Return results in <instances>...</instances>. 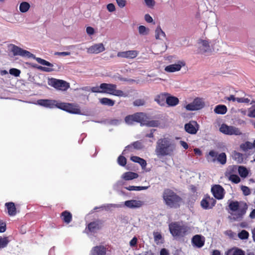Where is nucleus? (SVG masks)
Wrapping results in <instances>:
<instances>
[{"label":"nucleus","mask_w":255,"mask_h":255,"mask_svg":"<svg viewBox=\"0 0 255 255\" xmlns=\"http://www.w3.org/2000/svg\"><path fill=\"white\" fill-rule=\"evenodd\" d=\"M163 198L166 205L170 207H177L179 205L181 199L173 191L166 189L163 193Z\"/></svg>","instance_id":"6"},{"label":"nucleus","mask_w":255,"mask_h":255,"mask_svg":"<svg viewBox=\"0 0 255 255\" xmlns=\"http://www.w3.org/2000/svg\"><path fill=\"white\" fill-rule=\"evenodd\" d=\"M249 237V233L246 230H242L238 234V237L241 240H247Z\"/></svg>","instance_id":"43"},{"label":"nucleus","mask_w":255,"mask_h":255,"mask_svg":"<svg viewBox=\"0 0 255 255\" xmlns=\"http://www.w3.org/2000/svg\"><path fill=\"white\" fill-rule=\"evenodd\" d=\"M8 49L13 53L14 56H20L22 57L32 58L35 59L38 63L47 66L43 67L39 66L37 67L39 70L47 72L53 71L52 68L53 65L48 61L39 57H36L34 54L31 53L30 52L26 50H24L15 45L10 44L8 45Z\"/></svg>","instance_id":"2"},{"label":"nucleus","mask_w":255,"mask_h":255,"mask_svg":"<svg viewBox=\"0 0 255 255\" xmlns=\"http://www.w3.org/2000/svg\"><path fill=\"white\" fill-rule=\"evenodd\" d=\"M148 188V186H129L128 187H126V189L129 191H140L142 190H146Z\"/></svg>","instance_id":"41"},{"label":"nucleus","mask_w":255,"mask_h":255,"mask_svg":"<svg viewBox=\"0 0 255 255\" xmlns=\"http://www.w3.org/2000/svg\"><path fill=\"white\" fill-rule=\"evenodd\" d=\"M232 155L233 158L238 163H242L244 160L243 155L241 153L234 151L232 152Z\"/></svg>","instance_id":"33"},{"label":"nucleus","mask_w":255,"mask_h":255,"mask_svg":"<svg viewBox=\"0 0 255 255\" xmlns=\"http://www.w3.org/2000/svg\"><path fill=\"white\" fill-rule=\"evenodd\" d=\"M61 217L63 221L67 224L69 223L72 220L71 214L67 211H65L62 213Z\"/></svg>","instance_id":"34"},{"label":"nucleus","mask_w":255,"mask_h":255,"mask_svg":"<svg viewBox=\"0 0 255 255\" xmlns=\"http://www.w3.org/2000/svg\"><path fill=\"white\" fill-rule=\"evenodd\" d=\"M248 116L249 117L255 118V108L252 110H250Z\"/></svg>","instance_id":"59"},{"label":"nucleus","mask_w":255,"mask_h":255,"mask_svg":"<svg viewBox=\"0 0 255 255\" xmlns=\"http://www.w3.org/2000/svg\"><path fill=\"white\" fill-rule=\"evenodd\" d=\"M214 111L218 114H225L227 111V108L225 105H219L215 107Z\"/></svg>","instance_id":"31"},{"label":"nucleus","mask_w":255,"mask_h":255,"mask_svg":"<svg viewBox=\"0 0 255 255\" xmlns=\"http://www.w3.org/2000/svg\"><path fill=\"white\" fill-rule=\"evenodd\" d=\"M228 101H232L233 102L237 101V99L238 98L235 97L234 95H230L229 97H227L225 98Z\"/></svg>","instance_id":"62"},{"label":"nucleus","mask_w":255,"mask_h":255,"mask_svg":"<svg viewBox=\"0 0 255 255\" xmlns=\"http://www.w3.org/2000/svg\"><path fill=\"white\" fill-rule=\"evenodd\" d=\"M220 131L225 134L230 135H240L242 134L239 128L234 126H229L225 124L221 126Z\"/></svg>","instance_id":"11"},{"label":"nucleus","mask_w":255,"mask_h":255,"mask_svg":"<svg viewBox=\"0 0 255 255\" xmlns=\"http://www.w3.org/2000/svg\"><path fill=\"white\" fill-rule=\"evenodd\" d=\"M48 84L57 90L61 91H66L70 87L69 84L67 82L54 78L49 79Z\"/></svg>","instance_id":"10"},{"label":"nucleus","mask_w":255,"mask_h":255,"mask_svg":"<svg viewBox=\"0 0 255 255\" xmlns=\"http://www.w3.org/2000/svg\"><path fill=\"white\" fill-rule=\"evenodd\" d=\"M106 249L104 247L100 246L95 247L91 251L90 255H105Z\"/></svg>","instance_id":"24"},{"label":"nucleus","mask_w":255,"mask_h":255,"mask_svg":"<svg viewBox=\"0 0 255 255\" xmlns=\"http://www.w3.org/2000/svg\"><path fill=\"white\" fill-rule=\"evenodd\" d=\"M146 5L149 7H153L155 4L154 0H144Z\"/></svg>","instance_id":"53"},{"label":"nucleus","mask_w":255,"mask_h":255,"mask_svg":"<svg viewBox=\"0 0 255 255\" xmlns=\"http://www.w3.org/2000/svg\"><path fill=\"white\" fill-rule=\"evenodd\" d=\"M91 91L93 93H103L102 89H101V85L100 86L93 87L91 88Z\"/></svg>","instance_id":"51"},{"label":"nucleus","mask_w":255,"mask_h":255,"mask_svg":"<svg viewBox=\"0 0 255 255\" xmlns=\"http://www.w3.org/2000/svg\"><path fill=\"white\" fill-rule=\"evenodd\" d=\"M138 32L140 35H146L149 33V29L146 28L144 26L140 25L138 28Z\"/></svg>","instance_id":"42"},{"label":"nucleus","mask_w":255,"mask_h":255,"mask_svg":"<svg viewBox=\"0 0 255 255\" xmlns=\"http://www.w3.org/2000/svg\"><path fill=\"white\" fill-rule=\"evenodd\" d=\"M137 238L134 237L132 239V240L129 242V245L131 247H134L136 246L137 244Z\"/></svg>","instance_id":"58"},{"label":"nucleus","mask_w":255,"mask_h":255,"mask_svg":"<svg viewBox=\"0 0 255 255\" xmlns=\"http://www.w3.org/2000/svg\"><path fill=\"white\" fill-rule=\"evenodd\" d=\"M207 159L208 162L214 163L218 161L222 165L225 164L227 162V156L225 153L222 152L219 154L215 150H211L209 152Z\"/></svg>","instance_id":"8"},{"label":"nucleus","mask_w":255,"mask_h":255,"mask_svg":"<svg viewBox=\"0 0 255 255\" xmlns=\"http://www.w3.org/2000/svg\"><path fill=\"white\" fill-rule=\"evenodd\" d=\"M5 224L0 221V233H3L5 231Z\"/></svg>","instance_id":"57"},{"label":"nucleus","mask_w":255,"mask_h":255,"mask_svg":"<svg viewBox=\"0 0 255 255\" xmlns=\"http://www.w3.org/2000/svg\"><path fill=\"white\" fill-rule=\"evenodd\" d=\"M176 151V145L174 140L167 137L158 139L156 143L155 153L158 158L172 157Z\"/></svg>","instance_id":"1"},{"label":"nucleus","mask_w":255,"mask_h":255,"mask_svg":"<svg viewBox=\"0 0 255 255\" xmlns=\"http://www.w3.org/2000/svg\"><path fill=\"white\" fill-rule=\"evenodd\" d=\"M204 238L201 235H196L192 239V244L198 248L202 247L204 245Z\"/></svg>","instance_id":"23"},{"label":"nucleus","mask_w":255,"mask_h":255,"mask_svg":"<svg viewBox=\"0 0 255 255\" xmlns=\"http://www.w3.org/2000/svg\"><path fill=\"white\" fill-rule=\"evenodd\" d=\"M118 162L120 165L124 166L127 163V159L124 156L121 155L118 158Z\"/></svg>","instance_id":"46"},{"label":"nucleus","mask_w":255,"mask_h":255,"mask_svg":"<svg viewBox=\"0 0 255 255\" xmlns=\"http://www.w3.org/2000/svg\"><path fill=\"white\" fill-rule=\"evenodd\" d=\"M165 33L162 31L160 26H158L155 31V36L157 39H162L165 37Z\"/></svg>","instance_id":"32"},{"label":"nucleus","mask_w":255,"mask_h":255,"mask_svg":"<svg viewBox=\"0 0 255 255\" xmlns=\"http://www.w3.org/2000/svg\"><path fill=\"white\" fill-rule=\"evenodd\" d=\"M86 32L88 35H92L95 33V30L93 27L88 26L86 28Z\"/></svg>","instance_id":"55"},{"label":"nucleus","mask_w":255,"mask_h":255,"mask_svg":"<svg viewBox=\"0 0 255 255\" xmlns=\"http://www.w3.org/2000/svg\"><path fill=\"white\" fill-rule=\"evenodd\" d=\"M153 234L154 241L157 244L163 243V238L161 234L160 233L158 232H154Z\"/></svg>","instance_id":"40"},{"label":"nucleus","mask_w":255,"mask_h":255,"mask_svg":"<svg viewBox=\"0 0 255 255\" xmlns=\"http://www.w3.org/2000/svg\"><path fill=\"white\" fill-rule=\"evenodd\" d=\"M198 110L202 109L204 106V102L202 99L196 98L193 101Z\"/></svg>","instance_id":"38"},{"label":"nucleus","mask_w":255,"mask_h":255,"mask_svg":"<svg viewBox=\"0 0 255 255\" xmlns=\"http://www.w3.org/2000/svg\"><path fill=\"white\" fill-rule=\"evenodd\" d=\"M166 94L165 93H161L154 98V101L160 106H164L166 101Z\"/></svg>","instance_id":"26"},{"label":"nucleus","mask_w":255,"mask_h":255,"mask_svg":"<svg viewBox=\"0 0 255 255\" xmlns=\"http://www.w3.org/2000/svg\"><path fill=\"white\" fill-rule=\"evenodd\" d=\"M142 144L138 141L134 142L132 144L126 146V149L123 151V154H126L128 151H131L132 149H140L142 148Z\"/></svg>","instance_id":"25"},{"label":"nucleus","mask_w":255,"mask_h":255,"mask_svg":"<svg viewBox=\"0 0 255 255\" xmlns=\"http://www.w3.org/2000/svg\"><path fill=\"white\" fill-rule=\"evenodd\" d=\"M99 101L102 105H107L108 106H113L115 103V101L107 98H103L100 99Z\"/></svg>","instance_id":"36"},{"label":"nucleus","mask_w":255,"mask_h":255,"mask_svg":"<svg viewBox=\"0 0 255 255\" xmlns=\"http://www.w3.org/2000/svg\"><path fill=\"white\" fill-rule=\"evenodd\" d=\"M38 105L49 108H58V105L61 102L52 100H40L37 101Z\"/></svg>","instance_id":"16"},{"label":"nucleus","mask_w":255,"mask_h":255,"mask_svg":"<svg viewBox=\"0 0 255 255\" xmlns=\"http://www.w3.org/2000/svg\"><path fill=\"white\" fill-rule=\"evenodd\" d=\"M122 122V120L115 119L111 121V124L113 125H118Z\"/></svg>","instance_id":"60"},{"label":"nucleus","mask_w":255,"mask_h":255,"mask_svg":"<svg viewBox=\"0 0 255 255\" xmlns=\"http://www.w3.org/2000/svg\"><path fill=\"white\" fill-rule=\"evenodd\" d=\"M185 65L184 62L179 61L177 63L168 65L165 67L164 70L167 72H175L180 70Z\"/></svg>","instance_id":"17"},{"label":"nucleus","mask_w":255,"mask_h":255,"mask_svg":"<svg viewBox=\"0 0 255 255\" xmlns=\"http://www.w3.org/2000/svg\"><path fill=\"white\" fill-rule=\"evenodd\" d=\"M116 1L119 6L121 8L125 7L126 4V0H116Z\"/></svg>","instance_id":"54"},{"label":"nucleus","mask_w":255,"mask_h":255,"mask_svg":"<svg viewBox=\"0 0 255 255\" xmlns=\"http://www.w3.org/2000/svg\"><path fill=\"white\" fill-rule=\"evenodd\" d=\"M124 205L129 208H140L143 205V202L140 200H130L125 201Z\"/></svg>","instance_id":"22"},{"label":"nucleus","mask_w":255,"mask_h":255,"mask_svg":"<svg viewBox=\"0 0 255 255\" xmlns=\"http://www.w3.org/2000/svg\"><path fill=\"white\" fill-rule=\"evenodd\" d=\"M100 229L99 224L97 222L89 223L85 229V232L89 235L96 233Z\"/></svg>","instance_id":"21"},{"label":"nucleus","mask_w":255,"mask_h":255,"mask_svg":"<svg viewBox=\"0 0 255 255\" xmlns=\"http://www.w3.org/2000/svg\"><path fill=\"white\" fill-rule=\"evenodd\" d=\"M30 7V4L26 1H23L19 4V10L22 13L27 12Z\"/></svg>","instance_id":"35"},{"label":"nucleus","mask_w":255,"mask_h":255,"mask_svg":"<svg viewBox=\"0 0 255 255\" xmlns=\"http://www.w3.org/2000/svg\"><path fill=\"white\" fill-rule=\"evenodd\" d=\"M144 18H145V20L147 22L150 23L153 21L152 18L148 14H146L145 15Z\"/></svg>","instance_id":"61"},{"label":"nucleus","mask_w":255,"mask_h":255,"mask_svg":"<svg viewBox=\"0 0 255 255\" xmlns=\"http://www.w3.org/2000/svg\"><path fill=\"white\" fill-rule=\"evenodd\" d=\"M216 201L213 198L207 197L201 201V206L204 209L212 208L215 206Z\"/></svg>","instance_id":"19"},{"label":"nucleus","mask_w":255,"mask_h":255,"mask_svg":"<svg viewBox=\"0 0 255 255\" xmlns=\"http://www.w3.org/2000/svg\"><path fill=\"white\" fill-rule=\"evenodd\" d=\"M9 73L15 77H18L20 75V71L15 68H11L9 70Z\"/></svg>","instance_id":"48"},{"label":"nucleus","mask_w":255,"mask_h":255,"mask_svg":"<svg viewBox=\"0 0 255 255\" xmlns=\"http://www.w3.org/2000/svg\"><path fill=\"white\" fill-rule=\"evenodd\" d=\"M107 8L108 10L110 12H114L116 10V7L115 5L113 3H109L107 5Z\"/></svg>","instance_id":"52"},{"label":"nucleus","mask_w":255,"mask_h":255,"mask_svg":"<svg viewBox=\"0 0 255 255\" xmlns=\"http://www.w3.org/2000/svg\"><path fill=\"white\" fill-rule=\"evenodd\" d=\"M225 255H245L243 251L237 248H234L228 250Z\"/></svg>","instance_id":"27"},{"label":"nucleus","mask_w":255,"mask_h":255,"mask_svg":"<svg viewBox=\"0 0 255 255\" xmlns=\"http://www.w3.org/2000/svg\"><path fill=\"white\" fill-rule=\"evenodd\" d=\"M214 197L218 200L222 199L225 195L224 188L220 185H215L211 188Z\"/></svg>","instance_id":"15"},{"label":"nucleus","mask_w":255,"mask_h":255,"mask_svg":"<svg viewBox=\"0 0 255 255\" xmlns=\"http://www.w3.org/2000/svg\"><path fill=\"white\" fill-rule=\"evenodd\" d=\"M171 235L176 238L183 237L189 232L190 229L187 224L182 222H175L169 225Z\"/></svg>","instance_id":"4"},{"label":"nucleus","mask_w":255,"mask_h":255,"mask_svg":"<svg viewBox=\"0 0 255 255\" xmlns=\"http://www.w3.org/2000/svg\"><path fill=\"white\" fill-rule=\"evenodd\" d=\"M237 102L239 103L248 104L250 103L251 100L248 97L238 98L237 99Z\"/></svg>","instance_id":"45"},{"label":"nucleus","mask_w":255,"mask_h":255,"mask_svg":"<svg viewBox=\"0 0 255 255\" xmlns=\"http://www.w3.org/2000/svg\"><path fill=\"white\" fill-rule=\"evenodd\" d=\"M145 101L143 99H137L133 102V105L135 106H141L144 105Z\"/></svg>","instance_id":"50"},{"label":"nucleus","mask_w":255,"mask_h":255,"mask_svg":"<svg viewBox=\"0 0 255 255\" xmlns=\"http://www.w3.org/2000/svg\"><path fill=\"white\" fill-rule=\"evenodd\" d=\"M117 85L113 84L102 83L101 84V89L103 93H107L118 97H126V94L120 90H117Z\"/></svg>","instance_id":"7"},{"label":"nucleus","mask_w":255,"mask_h":255,"mask_svg":"<svg viewBox=\"0 0 255 255\" xmlns=\"http://www.w3.org/2000/svg\"><path fill=\"white\" fill-rule=\"evenodd\" d=\"M185 108L187 110L191 111L198 110L193 102H192L190 104L187 105L185 106Z\"/></svg>","instance_id":"47"},{"label":"nucleus","mask_w":255,"mask_h":255,"mask_svg":"<svg viewBox=\"0 0 255 255\" xmlns=\"http://www.w3.org/2000/svg\"><path fill=\"white\" fill-rule=\"evenodd\" d=\"M138 53L139 52L137 50H128L119 52L117 54V56L127 59H133L138 55Z\"/></svg>","instance_id":"18"},{"label":"nucleus","mask_w":255,"mask_h":255,"mask_svg":"<svg viewBox=\"0 0 255 255\" xmlns=\"http://www.w3.org/2000/svg\"><path fill=\"white\" fill-rule=\"evenodd\" d=\"M160 255H169V253L166 249H162L160 251Z\"/></svg>","instance_id":"64"},{"label":"nucleus","mask_w":255,"mask_h":255,"mask_svg":"<svg viewBox=\"0 0 255 255\" xmlns=\"http://www.w3.org/2000/svg\"><path fill=\"white\" fill-rule=\"evenodd\" d=\"M197 46L198 51L200 53L203 54L212 51V48L208 39H199L197 43Z\"/></svg>","instance_id":"12"},{"label":"nucleus","mask_w":255,"mask_h":255,"mask_svg":"<svg viewBox=\"0 0 255 255\" xmlns=\"http://www.w3.org/2000/svg\"><path fill=\"white\" fill-rule=\"evenodd\" d=\"M166 103L169 106H175L178 104L179 100L175 97L169 96L167 98Z\"/></svg>","instance_id":"30"},{"label":"nucleus","mask_w":255,"mask_h":255,"mask_svg":"<svg viewBox=\"0 0 255 255\" xmlns=\"http://www.w3.org/2000/svg\"><path fill=\"white\" fill-rule=\"evenodd\" d=\"M5 206L8 210V214L10 216H14L16 213V208L13 202L6 203Z\"/></svg>","instance_id":"28"},{"label":"nucleus","mask_w":255,"mask_h":255,"mask_svg":"<svg viewBox=\"0 0 255 255\" xmlns=\"http://www.w3.org/2000/svg\"><path fill=\"white\" fill-rule=\"evenodd\" d=\"M58 108L70 114L84 115L81 112L79 106L77 104L61 102L58 105Z\"/></svg>","instance_id":"9"},{"label":"nucleus","mask_w":255,"mask_h":255,"mask_svg":"<svg viewBox=\"0 0 255 255\" xmlns=\"http://www.w3.org/2000/svg\"><path fill=\"white\" fill-rule=\"evenodd\" d=\"M55 55L61 56H66L70 55V52H57L55 53Z\"/></svg>","instance_id":"56"},{"label":"nucleus","mask_w":255,"mask_h":255,"mask_svg":"<svg viewBox=\"0 0 255 255\" xmlns=\"http://www.w3.org/2000/svg\"><path fill=\"white\" fill-rule=\"evenodd\" d=\"M237 170V166H229L227 171L225 173V176L228 179L234 183H239L241 181L240 178L234 173Z\"/></svg>","instance_id":"13"},{"label":"nucleus","mask_w":255,"mask_h":255,"mask_svg":"<svg viewBox=\"0 0 255 255\" xmlns=\"http://www.w3.org/2000/svg\"><path fill=\"white\" fill-rule=\"evenodd\" d=\"M229 207L232 212L231 214L236 220L241 219L246 214L248 209L247 204L244 202L231 201Z\"/></svg>","instance_id":"5"},{"label":"nucleus","mask_w":255,"mask_h":255,"mask_svg":"<svg viewBox=\"0 0 255 255\" xmlns=\"http://www.w3.org/2000/svg\"><path fill=\"white\" fill-rule=\"evenodd\" d=\"M142 167H145L146 165V162L145 160L142 158H141L140 160L137 162Z\"/></svg>","instance_id":"63"},{"label":"nucleus","mask_w":255,"mask_h":255,"mask_svg":"<svg viewBox=\"0 0 255 255\" xmlns=\"http://www.w3.org/2000/svg\"><path fill=\"white\" fill-rule=\"evenodd\" d=\"M184 128L188 133L195 134L199 130V125L196 121H191L185 125Z\"/></svg>","instance_id":"14"},{"label":"nucleus","mask_w":255,"mask_h":255,"mask_svg":"<svg viewBox=\"0 0 255 255\" xmlns=\"http://www.w3.org/2000/svg\"><path fill=\"white\" fill-rule=\"evenodd\" d=\"M241 190L243 193V194L245 196H248L250 194L251 191L249 187L245 186H241Z\"/></svg>","instance_id":"49"},{"label":"nucleus","mask_w":255,"mask_h":255,"mask_svg":"<svg viewBox=\"0 0 255 255\" xmlns=\"http://www.w3.org/2000/svg\"><path fill=\"white\" fill-rule=\"evenodd\" d=\"M240 148L244 151H247L249 149L254 148L253 143L250 141H246L240 145Z\"/></svg>","instance_id":"37"},{"label":"nucleus","mask_w":255,"mask_h":255,"mask_svg":"<svg viewBox=\"0 0 255 255\" xmlns=\"http://www.w3.org/2000/svg\"><path fill=\"white\" fill-rule=\"evenodd\" d=\"M105 50L104 44L102 43L95 44L87 48V52L91 54H98Z\"/></svg>","instance_id":"20"},{"label":"nucleus","mask_w":255,"mask_h":255,"mask_svg":"<svg viewBox=\"0 0 255 255\" xmlns=\"http://www.w3.org/2000/svg\"><path fill=\"white\" fill-rule=\"evenodd\" d=\"M8 242L7 238H0V249L6 247Z\"/></svg>","instance_id":"44"},{"label":"nucleus","mask_w":255,"mask_h":255,"mask_svg":"<svg viewBox=\"0 0 255 255\" xmlns=\"http://www.w3.org/2000/svg\"><path fill=\"white\" fill-rule=\"evenodd\" d=\"M237 169L238 170L239 173L240 175L243 177V178H246L247 177L249 171L248 169L244 167V166H239L238 168L237 167Z\"/></svg>","instance_id":"39"},{"label":"nucleus","mask_w":255,"mask_h":255,"mask_svg":"<svg viewBox=\"0 0 255 255\" xmlns=\"http://www.w3.org/2000/svg\"><path fill=\"white\" fill-rule=\"evenodd\" d=\"M138 174L132 172H127L122 175V178L125 180H130L137 178Z\"/></svg>","instance_id":"29"},{"label":"nucleus","mask_w":255,"mask_h":255,"mask_svg":"<svg viewBox=\"0 0 255 255\" xmlns=\"http://www.w3.org/2000/svg\"><path fill=\"white\" fill-rule=\"evenodd\" d=\"M125 121L128 125H133L134 122H136L140 123L141 126L155 127L160 124L158 121H149L146 115L143 113H137L128 116L125 118Z\"/></svg>","instance_id":"3"}]
</instances>
